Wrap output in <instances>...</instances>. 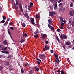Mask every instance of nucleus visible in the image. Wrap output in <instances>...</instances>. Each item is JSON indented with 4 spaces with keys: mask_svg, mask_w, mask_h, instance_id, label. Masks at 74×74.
<instances>
[{
    "mask_svg": "<svg viewBox=\"0 0 74 74\" xmlns=\"http://www.w3.org/2000/svg\"><path fill=\"white\" fill-rule=\"evenodd\" d=\"M10 71H11V73L12 74H14V73L13 72V70L12 69H10Z\"/></svg>",
    "mask_w": 74,
    "mask_h": 74,
    "instance_id": "nucleus-28",
    "label": "nucleus"
},
{
    "mask_svg": "<svg viewBox=\"0 0 74 74\" xmlns=\"http://www.w3.org/2000/svg\"><path fill=\"white\" fill-rule=\"evenodd\" d=\"M61 74H65L63 70H61L60 71ZM65 74H67V73H66Z\"/></svg>",
    "mask_w": 74,
    "mask_h": 74,
    "instance_id": "nucleus-17",
    "label": "nucleus"
},
{
    "mask_svg": "<svg viewBox=\"0 0 74 74\" xmlns=\"http://www.w3.org/2000/svg\"><path fill=\"white\" fill-rule=\"evenodd\" d=\"M61 2V0H59V1H58V3H60V2Z\"/></svg>",
    "mask_w": 74,
    "mask_h": 74,
    "instance_id": "nucleus-62",
    "label": "nucleus"
},
{
    "mask_svg": "<svg viewBox=\"0 0 74 74\" xmlns=\"http://www.w3.org/2000/svg\"><path fill=\"white\" fill-rule=\"evenodd\" d=\"M13 5H14V7L15 9H17V8H18V6H17L16 5L15 3L14 2V3H13Z\"/></svg>",
    "mask_w": 74,
    "mask_h": 74,
    "instance_id": "nucleus-10",
    "label": "nucleus"
},
{
    "mask_svg": "<svg viewBox=\"0 0 74 74\" xmlns=\"http://www.w3.org/2000/svg\"><path fill=\"white\" fill-rule=\"evenodd\" d=\"M31 23L32 24H33L34 25H36V24H35V23H34V19L33 18H32L31 19Z\"/></svg>",
    "mask_w": 74,
    "mask_h": 74,
    "instance_id": "nucleus-7",
    "label": "nucleus"
},
{
    "mask_svg": "<svg viewBox=\"0 0 74 74\" xmlns=\"http://www.w3.org/2000/svg\"><path fill=\"white\" fill-rule=\"evenodd\" d=\"M24 64L25 65V66L26 67H27V66L29 65V64H28V63H27V62H25L24 63Z\"/></svg>",
    "mask_w": 74,
    "mask_h": 74,
    "instance_id": "nucleus-13",
    "label": "nucleus"
},
{
    "mask_svg": "<svg viewBox=\"0 0 74 74\" xmlns=\"http://www.w3.org/2000/svg\"><path fill=\"white\" fill-rule=\"evenodd\" d=\"M61 39L63 40L64 39H67V36L66 35H65L64 34H62L60 36Z\"/></svg>",
    "mask_w": 74,
    "mask_h": 74,
    "instance_id": "nucleus-1",
    "label": "nucleus"
},
{
    "mask_svg": "<svg viewBox=\"0 0 74 74\" xmlns=\"http://www.w3.org/2000/svg\"><path fill=\"white\" fill-rule=\"evenodd\" d=\"M36 59L37 60V61H36L38 64L39 65V64H40V62H41V60L40 59H39V58H36Z\"/></svg>",
    "mask_w": 74,
    "mask_h": 74,
    "instance_id": "nucleus-5",
    "label": "nucleus"
},
{
    "mask_svg": "<svg viewBox=\"0 0 74 74\" xmlns=\"http://www.w3.org/2000/svg\"><path fill=\"white\" fill-rule=\"evenodd\" d=\"M45 43H46V44H48V43H49V42H48V40H46V41H45Z\"/></svg>",
    "mask_w": 74,
    "mask_h": 74,
    "instance_id": "nucleus-50",
    "label": "nucleus"
},
{
    "mask_svg": "<svg viewBox=\"0 0 74 74\" xmlns=\"http://www.w3.org/2000/svg\"><path fill=\"white\" fill-rule=\"evenodd\" d=\"M54 55L55 56V57H56V58H57L58 57V55H57V54H54Z\"/></svg>",
    "mask_w": 74,
    "mask_h": 74,
    "instance_id": "nucleus-31",
    "label": "nucleus"
},
{
    "mask_svg": "<svg viewBox=\"0 0 74 74\" xmlns=\"http://www.w3.org/2000/svg\"><path fill=\"white\" fill-rule=\"evenodd\" d=\"M8 32L9 34H10V29L8 28Z\"/></svg>",
    "mask_w": 74,
    "mask_h": 74,
    "instance_id": "nucleus-42",
    "label": "nucleus"
},
{
    "mask_svg": "<svg viewBox=\"0 0 74 74\" xmlns=\"http://www.w3.org/2000/svg\"><path fill=\"white\" fill-rule=\"evenodd\" d=\"M65 10V8H63V11H64Z\"/></svg>",
    "mask_w": 74,
    "mask_h": 74,
    "instance_id": "nucleus-60",
    "label": "nucleus"
},
{
    "mask_svg": "<svg viewBox=\"0 0 74 74\" xmlns=\"http://www.w3.org/2000/svg\"><path fill=\"white\" fill-rule=\"evenodd\" d=\"M45 48H43V50L44 51H46V49H47V50L49 49V47H48V46H47V45H45Z\"/></svg>",
    "mask_w": 74,
    "mask_h": 74,
    "instance_id": "nucleus-8",
    "label": "nucleus"
},
{
    "mask_svg": "<svg viewBox=\"0 0 74 74\" xmlns=\"http://www.w3.org/2000/svg\"><path fill=\"white\" fill-rule=\"evenodd\" d=\"M1 52H2V53H8V51H1Z\"/></svg>",
    "mask_w": 74,
    "mask_h": 74,
    "instance_id": "nucleus-19",
    "label": "nucleus"
},
{
    "mask_svg": "<svg viewBox=\"0 0 74 74\" xmlns=\"http://www.w3.org/2000/svg\"><path fill=\"white\" fill-rule=\"evenodd\" d=\"M16 3L17 5H18V1L16 0Z\"/></svg>",
    "mask_w": 74,
    "mask_h": 74,
    "instance_id": "nucleus-45",
    "label": "nucleus"
},
{
    "mask_svg": "<svg viewBox=\"0 0 74 74\" xmlns=\"http://www.w3.org/2000/svg\"><path fill=\"white\" fill-rule=\"evenodd\" d=\"M20 9L22 11V6H20Z\"/></svg>",
    "mask_w": 74,
    "mask_h": 74,
    "instance_id": "nucleus-46",
    "label": "nucleus"
},
{
    "mask_svg": "<svg viewBox=\"0 0 74 74\" xmlns=\"http://www.w3.org/2000/svg\"><path fill=\"white\" fill-rule=\"evenodd\" d=\"M49 8L51 9V10H52V9H53V7L52 6H50Z\"/></svg>",
    "mask_w": 74,
    "mask_h": 74,
    "instance_id": "nucleus-41",
    "label": "nucleus"
},
{
    "mask_svg": "<svg viewBox=\"0 0 74 74\" xmlns=\"http://www.w3.org/2000/svg\"><path fill=\"white\" fill-rule=\"evenodd\" d=\"M5 22V21L4 20H3L1 21V23H4Z\"/></svg>",
    "mask_w": 74,
    "mask_h": 74,
    "instance_id": "nucleus-43",
    "label": "nucleus"
},
{
    "mask_svg": "<svg viewBox=\"0 0 74 74\" xmlns=\"http://www.w3.org/2000/svg\"><path fill=\"white\" fill-rule=\"evenodd\" d=\"M48 22L49 23L48 24V26L49 28H51L52 27L51 26V24L52 23V20L51 19H48Z\"/></svg>",
    "mask_w": 74,
    "mask_h": 74,
    "instance_id": "nucleus-2",
    "label": "nucleus"
},
{
    "mask_svg": "<svg viewBox=\"0 0 74 74\" xmlns=\"http://www.w3.org/2000/svg\"><path fill=\"white\" fill-rule=\"evenodd\" d=\"M46 37H47V35L46 34H44L41 35V37L43 38H45Z\"/></svg>",
    "mask_w": 74,
    "mask_h": 74,
    "instance_id": "nucleus-9",
    "label": "nucleus"
},
{
    "mask_svg": "<svg viewBox=\"0 0 74 74\" xmlns=\"http://www.w3.org/2000/svg\"><path fill=\"white\" fill-rule=\"evenodd\" d=\"M14 24V23L13 22H10V25H12Z\"/></svg>",
    "mask_w": 74,
    "mask_h": 74,
    "instance_id": "nucleus-35",
    "label": "nucleus"
},
{
    "mask_svg": "<svg viewBox=\"0 0 74 74\" xmlns=\"http://www.w3.org/2000/svg\"><path fill=\"white\" fill-rule=\"evenodd\" d=\"M69 15L71 16H73L74 15V11H71L69 12Z\"/></svg>",
    "mask_w": 74,
    "mask_h": 74,
    "instance_id": "nucleus-6",
    "label": "nucleus"
},
{
    "mask_svg": "<svg viewBox=\"0 0 74 74\" xmlns=\"http://www.w3.org/2000/svg\"><path fill=\"white\" fill-rule=\"evenodd\" d=\"M30 5L31 6H32L33 5V3L32 2H30Z\"/></svg>",
    "mask_w": 74,
    "mask_h": 74,
    "instance_id": "nucleus-37",
    "label": "nucleus"
},
{
    "mask_svg": "<svg viewBox=\"0 0 74 74\" xmlns=\"http://www.w3.org/2000/svg\"><path fill=\"white\" fill-rule=\"evenodd\" d=\"M71 24H72V26H74V20H73Z\"/></svg>",
    "mask_w": 74,
    "mask_h": 74,
    "instance_id": "nucleus-27",
    "label": "nucleus"
},
{
    "mask_svg": "<svg viewBox=\"0 0 74 74\" xmlns=\"http://www.w3.org/2000/svg\"><path fill=\"white\" fill-rule=\"evenodd\" d=\"M50 1L51 2H53V1H54V0H50Z\"/></svg>",
    "mask_w": 74,
    "mask_h": 74,
    "instance_id": "nucleus-63",
    "label": "nucleus"
},
{
    "mask_svg": "<svg viewBox=\"0 0 74 74\" xmlns=\"http://www.w3.org/2000/svg\"><path fill=\"white\" fill-rule=\"evenodd\" d=\"M63 22H64V23H65V22H66L65 20H63Z\"/></svg>",
    "mask_w": 74,
    "mask_h": 74,
    "instance_id": "nucleus-57",
    "label": "nucleus"
},
{
    "mask_svg": "<svg viewBox=\"0 0 74 74\" xmlns=\"http://www.w3.org/2000/svg\"><path fill=\"white\" fill-rule=\"evenodd\" d=\"M56 13L54 11H52L51 12H49V15L50 16H53V15H56Z\"/></svg>",
    "mask_w": 74,
    "mask_h": 74,
    "instance_id": "nucleus-4",
    "label": "nucleus"
},
{
    "mask_svg": "<svg viewBox=\"0 0 74 74\" xmlns=\"http://www.w3.org/2000/svg\"><path fill=\"white\" fill-rule=\"evenodd\" d=\"M40 15L39 14H38V15L37 14L36 15V18H37V19H39L40 18Z\"/></svg>",
    "mask_w": 74,
    "mask_h": 74,
    "instance_id": "nucleus-18",
    "label": "nucleus"
},
{
    "mask_svg": "<svg viewBox=\"0 0 74 74\" xmlns=\"http://www.w3.org/2000/svg\"><path fill=\"white\" fill-rule=\"evenodd\" d=\"M0 70H3V67L1 66H0Z\"/></svg>",
    "mask_w": 74,
    "mask_h": 74,
    "instance_id": "nucleus-48",
    "label": "nucleus"
},
{
    "mask_svg": "<svg viewBox=\"0 0 74 74\" xmlns=\"http://www.w3.org/2000/svg\"><path fill=\"white\" fill-rule=\"evenodd\" d=\"M60 19L61 21H63V18L62 17H60Z\"/></svg>",
    "mask_w": 74,
    "mask_h": 74,
    "instance_id": "nucleus-26",
    "label": "nucleus"
},
{
    "mask_svg": "<svg viewBox=\"0 0 74 74\" xmlns=\"http://www.w3.org/2000/svg\"><path fill=\"white\" fill-rule=\"evenodd\" d=\"M60 28L61 29H63V27L60 26Z\"/></svg>",
    "mask_w": 74,
    "mask_h": 74,
    "instance_id": "nucleus-55",
    "label": "nucleus"
},
{
    "mask_svg": "<svg viewBox=\"0 0 74 74\" xmlns=\"http://www.w3.org/2000/svg\"><path fill=\"white\" fill-rule=\"evenodd\" d=\"M27 36V33H25V34H24V36Z\"/></svg>",
    "mask_w": 74,
    "mask_h": 74,
    "instance_id": "nucleus-54",
    "label": "nucleus"
},
{
    "mask_svg": "<svg viewBox=\"0 0 74 74\" xmlns=\"http://www.w3.org/2000/svg\"><path fill=\"white\" fill-rule=\"evenodd\" d=\"M28 9L29 10H30V8H28Z\"/></svg>",
    "mask_w": 74,
    "mask_h": 74,
    "instance_id": "nucleus-64",
    "label": "nucleus"
},
{
    "mask_svg": "<svg viewBox=\"0 0 74 74\" xmlns=\"http://www.w3.org/2000/svg\"><path fill=\"white\" fill-rule=\"evenodd\" d=\"M56 39H57V40L58 42H59L60 41V39H59V38H58V37H56Z\"/></svg>",
    "mask_w": 74,
    "mask_h": 74,
    "instance_id": "nucleus-38",
    "label": "nucleus"
},
{
    "mask_svg": "<svg viewBox=\"0 0 74 74\" xmlns=\"http://www.w3.org/2000/svg\"><path fill=\"white\" fill-rule=\"evenodd\" d=\"M25 15L27 19H29V16L28 15V14L27 13H25Z\"/></svg>",
    "mask_w": 74,
    "mask_h": 74,
    "instance_id": "nucleus-14",
    "label": "nucleus"
},
{
    "mask_svg": "<svg viewBox=\"0 0 74 74\" xmlns=\"http://www.w3.org/2000/svg\"><path fill=\"white\" fill-rule=\"evenodd\" d=\"M33 72L34 71H32V70H30V71H29V74H32V73H33Z\"/></svg>",
    "mask_w": 74,
    "mask_h": 74,
    "instance_id": "nucleus-23",
    "label": "nucleus"
},
{
    "mask_svg": "<svg viewBox=\"0 0 74 74\" xmlns=\"http://www.w3.org/2000/svg\"><path fill=\"white\" fill-rule=\"evenodd\" d=\"M26 26V24L25 22H23V27H25Z\"/></svg>",
    "mask_w": 74,
    "mask_h": 74,
    "instance_id": "nucleus-20",
    "label": "nucleus"
},
{
    "mask_svg": "<svg viewBox=\"0 0 74 74\" xmlns=\"http://www.w3.org/2000/svg\"><path fill=\"white\" fill-rule=\"evenodd\" d=\"M54 9H55V10H57V9H58V8L57 7V3H55L54 4Z\"/></svg>",
    "mask_w": 74,
    "mask_h": 74,
    "instance_id": "nucleus-11",
    "label": "nucleus"
},
{
    "mask_svg": "<svg viewBox=\"0 0 74 74\" xmlns=\"http://www.w3.org/2000/svg\"><path fill=\"white\" fill-rule=\"evenodd\" d=\"M60 71V70L59 69L58 70H56V72H57L58 73H59Z\"/></svg>",
    "mask_w": 74,
    "mask_h": 74,
    "instance_id": "nucleus-49",
    "label": "nucleus"
},
{
    "mask_svg": "<svg viewBox=\"0 0 74 74\" xmlns=\"http://www.w3.org/2000/svg\"><path fill=\"white\" fill-rule=\"evenodd\" d=\"M10 37H11V39H12V40H13V39L12 38V37H11V36L10 35Z\"/></svg>",
    "mask_w": 74,
    "mask_h": 74,
    "instance_id": "nucleus-58",
    "label": "nucleus"
},
{
    "mask_svg": "<svg viewBox=\"0 0 74 74\" xmlns=\"http://www.w3.org/2000/svg\"><path fill=\"white\" fill-rule=\"evenodd\" d=\"M57 31L58 32H60V29H59V28H58V29H57Z\"/></svg>",
    "mask_w": 74,
    "mask_h": 74,
    "instance_id": "nucleus-40",
    "label": "nucleus"
},
{
    "mask_svg": "<svg viewBox=\"0 0 74 74\" xmlns=\"http://www.w3.org/2000/svg\"><path fill=\"white\" fill-rule=\"evenodd\" d=\"M38 34H37L36 35H34V37L35 38H38Z\"/></svg>",
    "mask_w": 74,
    "mask_h": 74,
    "instance_id": "nucleus-25",
    "label": "nucleus"
},
{
    "mask_svg": "<svg viewBox=\"0 0 74 74\" xmlns=\"http://www.w3.org/2000/svg\"><path fill=\"white\" fill-rule=\"evenodd\" d=\"M69 24H70V25L71 26V24H72V23L71 21V19H69Z\"/></svg>",
    "mask_w": 74,
    "mask_h": 74,
    "instance_id": "nucleus-21",
    "label": "nucleus"
},
{
    "mask_svg": "<svg viewBox=\"0 0 74 74\" xmlns=\"http://www.w3.org/2000/svg\"><path fill=\"white\" fill-rule=\"evenodd\" d=\"M3 46L0 45V49H1V50H2V49L3 48Z\"/></svg>",
    "mask_w": 74,
    "mask_h": 74,
    "instance_id": "nucleus-36",
    "label": "nucleus"
},
{
    "mask_svg": "<svg viewBox=\"0 0 74 74\" xmlns=\"http://www.w3.org/2000/svg\"><path fill=\"white\" fill-rule=\"evenodd\" d=\"M7 21H10V18H8Z\"/></svg>",
    "mask_w": 74,
    "mask_h": 74,
    "instance_id": "nucleus-59",
    "label": "nucleus"
},
{
    "mask_svg": "<svg viewBox=\"0 0 74 74\" xmlns=\"http://www.w3.org/2000/svg\"><path fill=\"white\" fill-rule=\"evenodd\" d=\"M21 11H22V13H24V12H23V9H22V10H21Z\"/></svg>",
    "mask_w": 74,
    "mask_h": 74,
    "instance_id": "nucleus-61",
    "label": "nucleus"
},
{
    "mask_svg": "<svg viewBox=\"0 0 74 74\" xmlns=\"http://www.w3.org/2000/svg\"><path fill=\"white\" fill-rule=\"evenodd\" d=\"M7 41L6 40H5L3 42V44H7Z\"/></svg>",
    "mask_w": 74,
    "mask_h": 74,
    "instance_id": "nucleus-22",
    "label": "nucleus"
},
{
    "mask_svg": "<svg viewBox=\"0 0 74 74\" xmlns=\"http://www.w3.org/2000/svg\"><path fill=\"white\" fill-rule=\"evenodd\" d=\"M7 25V23H5L4 24V26H6Z\"/></svg>",
    "mask_w": 74,
    "mask_h": 74,
    "instance_id": "nucleus-52",
    "label": "nucleus"
},
{
    "mask_svg": "<svg viewBox=\"0 0 74 74\" xmlns=\"http://www.w3.org/2000/svg\"><path fill=\"white\" fill-rule=\"evenodd\" d=\"M7 49V47H3V48L2 49V51H5Z\"/></svg>",
    "mask_w": 74,
    "mask_h": 74,
    "instance_id": "nucleus-12",
    "label": "nucleus"
},
{
    "mask_svg": "<svg viewBox=\"0 0 74 74\" xmlns=\"http://www.w3.org/2000/svg\"><path fill=\"white\" fill-rule=\"evenodd\" d=\"M58 57H57V58L55 60V63H56L57 64H59V62H60V60L59 58H58Z\"/></svg>",
    "mask_w": 74,
    "mask_h": 74,
    "instance_id": "nucleus-3",
    "label": "nucleus"
},
{
    "mask_svg": "<svg viewBox=\"0 0 74 74\" xmlns=\"http://www.w3.org/2000/svg\"><path fill=\"white\" fill-rule=\"evenodd\" d=\"M40 32L39 30H36L35 32H34V34H37L39 33Z\"/></svg>",
    "mask_w": 74,
    "mask_h": 74,
    "instance_id": "nucleus-16",
    "label": "nucleus"
},
{
    "mask_svg": "<svg viewBox=\"0 0 74 74\" xmlns=\"http://www.w3.org/2000/svg\"><path fill=\"white\" fill-rule=\"evenodd\" d=\"M64 23H63V22H61V25H64Z\"/></svg>",
    "mask_w": 74,
    "mask_h": 74,
    "instance_id": "nucleus-44",
    "label": "nucleus"
},
{
    "mask_svg": "<svg viewBox=\"0 0 74 74\" xmlns=\"http://www.w3.org/2000/svg\"><path fill=\"white\" fill-rule=\"evenodd\" d=\"M25 40L24 39H21V43H23V42H24Z\"/></svg>",
    "mask_w": 74,
    "mask_h": 74,
    "instance_id": "nucleus-30",
    "label": "nucleus"
},
{
    "mask_svg": "<svg viewBox=\"0 0 74 74\" xmlns=\"http://www.w3.org/2000/svg\"><path fill=\"white\" fill-rule=\"evenodd\" d=\"M70 42L69 41H68L66 42V45H69L70 44Z\"/></svg>",
    "mask_w": 74,
    "mask_h": 74,
    "instance_id": "nucleus-15",
    "label": "nucleus"
},
{
    "mask_svg": "<svg viewBox=\"0 0 74 74\" xmlns=\"http://www.w3.org/2000/svg\"><path fill=\"white\" fill-rule=\"evenodd\" d=\"M62 5V3H60L59 5V6H61V5Z\"/></svg>",
    "mask_w": 74,
    "mask_h": 74,
    "instance_id": "nucleus-53",
    "label": "nucleus"
},
{
    "mask_svg": "<svg viewBox=\"0 0 74 74\" xmlns=\"http://www.w3.org/2000/svg\"><path fill=\"white\" fill-rule=\"evenodd\" d=\"M3 19H4V20H5V19H6V17L5 16H3Z\"/></svg>",
    "mask_w": 74,
    "mask_h": 74,
    "instance_id": "nucleus-33",
    "label": "nucleus"
},
{
    "mask_svg": "<svg viewBox=\"0 0 74 74\" xmlns=\"http://www.w3.org/2000/svg\"><path fill=\"white\" fill-rule=\"evenodd\" d=\"M40 56L41 57H43V58H45V55L44 54H43V55H40Z\"/></svg>",
    "mask_w": 74,
    "mask_h": 74,
    "instance_id": "nucleus-24",
    "label": "nucleus"
},
{
    "mask_svg": "<svg viewBox=\"0 0 74 74\" xmlns=\"http://www.w3.org/2000/svg\"><path fill=\"white\" fill-rule=\"evenodd\" d=\"M61 10H62V9H61V8H60V9H59V11H61Z\"/></svg>",
    "mask_w": 74,
    "mask_h": 74,
    "instance_id": "nucleus-56",
    "label": "nucleus"
},
{
    "mask_svg": "<svg viewBox=\"0 0 74 74\" xmlns=\"http://www.w3.org/2000/svg\"><path fill=\"white\" fill-rule=\"evenodd\" d=\"M50 52L52 53H53V51L52 49H51V50H50Z\"/></svg>",
    "mask_w": 74,
    "mask_h": 74,
    "instance_id": "nucleus-51",
    "label": "nucleus"
},
{
    "mask_svg": "<svg viewBox=\"0 0 74 74\" xmlns=\"http://www.w3.org/2000/svg\"><path fill=\"white\" fill-rule=\"evenodd\" d=\"M10 29L12 30H14V28H13V27H10Z\"/></svg>",
    "mask_w": 74,
    "mask_h": 74,
    "instance_id": "nucleus-47",
    "label": "nucleus"
},
{
    "mask_svg": "<svg viewBox=\"0 0 74 74\" xmlns=\"http://www.w3.org/2000/svg\"><path fill=\"white\" fill-rule=\"evenodd\" d=\"M21 71L22 73L23 74H24V71L23 70V69H21Z\"/></svg>",
    "mask_w": 74,
    "mask_h": 74,
    "instance_id": "nucleus-29",
    "label": "nucleus"
},
{
    "mask_svg": "<svg viewBox=\"0 0 74 74\" xmlns=\"http://www.w3.org/2000/svg\"><path fill=\"white\" fill-rule=\"evenodd\" d=\"M73 3H70V7H73Z\"/></svg>",
    "mask_w": 74,
    "mask_h": 74,
    "instance_id": "nucleus-32",
    "label": "nucleus"
},
{
    "mask_svg": "<svg viewBox=\"0 0 74 74\" xmlns=\"http://www.w3.org/2000/svg\"><path fill=\"white\" fill-rule=\"evenodd\" d=\"M35 70L36 71H38L39 70V69L38 68H35Z\"/></svg>",
    "mask_w": 74,
    "mask_h": 74,
    "instance_id": "nucleus-34",
    "label": "nucleus"
},
{
    "mask_svg": "<svg viewBox=\"0 0 74 74\" xmlns=\"http://www.w3.org/2000/svg\"><path fill=\"white\" fill-rule=\"evenodd\" d=\"M51 30H54V27H52L51 26Z\"/></svg>",
    "mask_w": 74,
    "mask_h": 74,
    "instance_id": "nucleus-39",
    "label": "nucleus"
}]
</instances>
